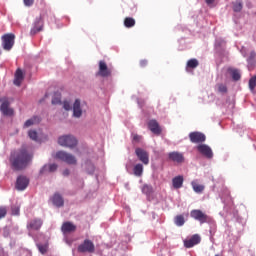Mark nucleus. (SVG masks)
I'll list each match as a JSON object with an SVG mask.
<instances>
[{
    "mask_svg": "<svg viewBox=\"0 0 256 256\" xmlns=\"http://www.w3.org/2000/svg\"><path fill=\"white\" fill-rule=\"evenodd\" d=\"M31 161H33V155H31L25 148L15 150L10 155V164L14 171H23V169H27Z\"/></svg>",
    "mask_w": 256,
    "mask_h": 256,
    "instance_id": "1",
    "label": "nucleus"
},
{
    "mask_svg": "<svg viewBox=\"0 0 256 256\" xmlns=\"http://www.w3.org/2000/svg\"><path fill=\"white\" fill-rule=\"evenodd\" d=\"M58 145L61 147H68L69 149H73L77 147V138L73 135H64L58 138Z\"/></svg>",
    "mask_w": 256,
    "mask_h": 256,
    "instance_id": "2",
    "label": "nucleus"
},
{
    "mask_svg": "<svg viewBox=\"0 0 256 256\" xmlns=\"http://www.w3.org/2000/svg\"><path fill=\"white\" fill-rule=\"evenodd\" d=\"M56 158L60 161H64L68 165H77V158L74 155L67 153L65 151H59L56 153Z\"/></svg>",
    "mask_w": 256,
    "mask_h": 256,
    "instance_id": "3",
    "label": "nucleus"
},
{
    "mask_svg": "<svg viewBox=\"0 0 256 256\" xmlns=\"http://www.w3.org/2000/svg\"><path fill=\"white\" fill-rule=\"evenodd\" d=\"M15 45V34L8 33L2 36V46L5 51H11Z\"/></svg>",
    "mask_w": 256,
    "mask_h": 256,
    "instance_id": "4",
    "label": "nucleus"
},
{
    "mask_svg": "<svg viewBox=\"0 0 256 256\" xmlns=\"http://www.w3.org/2000/svg\"><path fill=\"white\" fill-rule=\"evenodd\" d=\"M78 253H95V244L93 241L86 239L78 246Z\"/></svg>",
    "mask_w": 256,
    "mask_h": 256,
    "instance_id": "5",
    "label": "nucleus"
},
{
    "mask_svg": "<svg viewBox=\"0 0 256 256\" xmlns=\"http://www.w3.org/2000/svg\"><path fill=\"white\" fill-rule=\"evenodd\" d=\"M98 66L99 68L97 75L99 77H111L112 70L109 68V66H107V62H105V60H100Z\"/></svg>",
    "mask_w": 256,
    "mask_h": 256,
    "instance_id": "6",
    "label": "nucleus"
},
{
    "mask_svg": "<svg viewBox=\"0 0 256 256\" xmlns=\"http://www.w3.org/2000/svg\"><path fill=\"white\" fill-rule=\"evenodd\" d=\"M190 216L192 219H195V221H199V223H207L209 221V216L205 214L203 211L199 209H194L190 212Z\"/></svg>",
    "mask_w": 256,
    "mask_h": 256,
    "instance_id": "7",
    "label": "nucleus"
},
{
    "mask_svg": "<svg viewBox=\"0 0 256 256\" xmlns=\"http://www.w3.org/2000/svg\"><path fill=\"white\" fill-rule=\"evenodd\" d=\"M197 151L206 159H213V150L206 144H200L197 146Z\"/></svg>",
    "mask_w": 256,
    "mask_h": 256,
    "instance_id": "8",
    "label": "nucleus"
},
{
    "mask_svg": "<svg viewBox=\"0 0 256 256\" xmlns=\"http://www.w3.org/2000/svg\"><path fill=\"white\" fill-rule=\"evenodd\" d=\"M201 243V236L199 234H194L191 238L184 240V247L186 249H191L195 247V245H199Z\"/></svg>",
    "mask_w": 256,
    "mask_h": 256,
    "instance_id": "9",
    "label": "nucleus"
},
{
    "mask_svg": "<svg viewBox=\"0 0 256 256\" xmlns=\"http://www.w3.org/2000/svg\"><path fill=\"white\" fill-rule=\"evenodd\" d=\"M72 117H75V119H81V117L83 116V109L81 108V100L80 99H76L73 103L72 106Z\"/></svg>",
    "mask_w": 256,
    "mask_h": 256,
    "instance_id": "10",
    "label": "nucleus"
},
{
    "mask_svg": "<svg viewBox=\"0 0 256 256\" xmlns=\"http://www.w3.org/2000/svg\"><path fill=\"white\" fill-rule=\"evenodd\" d=\"M135 153L143 165H147L149 163V152L143 150V148H136Z\"/></svg>",
    "mask_w": 256,
    "mask_h": 256,
    "instance_id": "11",
    "label": "nucleus"
},
{
    "mask_svg": "<svg viewBox=\"0 0 256 256\" xmlns=\"http://www.w3.org/2000/svg\"><path fill=\"white\" fill-rule=\"evenodd\" d=\"M189 139L191 143H205L207 137L201 132H191L189 134Z\"/></svg>",
    "mask_w": 256,
    "mask_h": 256,
    "instance_id": "12",
    "label": "nucleus"
},
{
    "mask_svg": "<svg viewBox=\"0 0 256 256\" xmlns=\"http://www.w3.org/2000/svg\"><path fill=\"white\" fill-rule=\"evenodd\" d=\"M0 111L5 117H13V108L9 107V100H4L0 106Z\"/></svg>",
    "mask_w": 256,
    "mask_h": 256,
    "instance_id": "13",
    "label": "nucleus"
},
{
    "mask_svg": "<svg viewBox=\"0 0 256 256\" xmlns=\"http://www.w3.org/2000/svg\"><path fill=\"white\" fill-rule=\"evenodd\" d=\"M42 226H43V220L39 218H35L28 222L27 229L29 231H39V229H41Z\"/></svg>",
    "mask_w": 256,
    "mask_h": 256,
    "instance_id": "14",
    "label": "nucleus"
},
{
    "mask_svg": "<svg viewBox=\"0 0 256 256\" xmlns=\"http://www.w3.org/2000/svg\"><path fill=\"white\" fill-rule=\"evenodd\" d=\"M29 186V179L25 176H19L16 181V189L18 191H25Z\"/></svg>",
    "mask_w": 256,
    "mask_h": 256,
    "instance_id": "15",
    "label": "nucleus"
},
{
    "mask_svg": "<svg viewBox=\"0 0 256 256\" xmlns=\"http://www.w3.org/2000/svg\"><path fill=\"white\" fill-rule=\"evenodd\" d=\"M148 129L154 135H160L162 133L161 126H159V122H157L155 119H152L148 122Z\"/></svg>",
    "mask_w": 256,
    "mask_h": 256,
    "instance_id": "16",
    "label": "nucleus"
},
{
    "mask_svg": "<svg viewBox=\"0 0 256 256\" xmlns=\"http://www.w3.org/2000/svg\"><path fill=\"white\" fill-rule=\"evenodd\" d=\"M168 159L170 161H173V163H183L185 161V157L183 156V153L181 152H170L168 154Z\"/></svg>",
    "mask_w": 256,
    "mask_h": 256,
    "instance_id": "17",
    "label": "nucleus"
},
{
    "mask_svg": "<svg viewBox=\"0 0 256 256\" xmlns=\"http://www.w3.org/2000/svg\"><path fill=\"white\" fill-rule=\"evenodd\" d=\"M62 233H73L77 231V226L72 222H64L61 227Z\"/></svg>",
    "mask_w": 256,
    "mask_h": 256,
    "instance_id": "18",
    "label": "nucleus"
},
{
    "mask_svg": "<svg viewBox=\"0 0 256 256\" xmlns=\"http://www.w3.org/2000/svg\"><path fill=\"white\" fill-rule=\"evenodd\" d=\"M24 79H25V75L23 74V70H21V68H18L15 72L14 85H16L17 87H20Z\"/></svg>",
    "mask_w": 256,
    "mask_h": 256,
    "instance_id": "19",
    "label": "nucleus"
},
{
    "mask_svg": "<svg viewBox=\"0 0 256 256\" xmlns=\"http://www.w3.org/2000/svg\"><path fill=\"white\" fill-rule=\"evenodd\" d=\"M40 31H43V20H41V18L36 20V22L34 23V27L31 29L30 33L31 35H37V33H39Z\"/></svg>",
    "mask_w": 256,
    "mask_h": 256,
    "instance_id": "20",
    "label": "nucleus"
},
{
    "mask_svg": "<svg viewBox=\"0 0 256 256\" xmlns=\"http://www.w3.org/2000/svg\"><path fill=\"white\" fill-rule=\"evenodd\" d=\"M52 203L55 205V207H63V205H65V200H63V196L56 193L52 197Z\"/></svg>",
    "mask_w": 256,
    "mask_h": 256,
    "instance_id": "21",
    "label": "nucleus"
},
{
    "mask_svg": "<svg viewBox=\"0 0 256 256\" xmlns=\"http://www.w3.org/2000/svg\"><path fill=\"white\" fill-rule=\"evenodd\" d=\"M183 181H184V178L181 175L174 177L172 179V185L174 189H181V187H183Z\"/></svg>",
    "mask_w": 256,
    "mask_h": 256,
    "instance_id": "22",
    "label": "nucleus"
},
{
    "mask_svg": "<svg viewBox=\"0 0 256 256\" xmlns=\"http://www.w3.org/2000/svg\"><path fill=\"white\" fill-rule=\"evenodd\" d=\"M57 171V164H48L44 165V167L40 170V173H54Z\"/></svg>",
    "mask_w": 256,
    "mask_h": 256,
    "instance_id": "23",
    "label": "nucleus"
},
{
    "mask_svg": "<svg viewBox=\"0 0 256 256\" xmlns=\"http://www.w3.org/2000/svg\"><path fill=\"white\" fill-rule=\"evenodd\" d=\"M41 119L38 116H33L32 118L28 119L24 123V129H27L28 127H31L32 125H35V123H39Z\"/></svg>",
    "mask_w": 256,
    "mask_h": 256,
    "instance_id": "24",
    "label": "nucleus"
},
{
    "mask_svg": "<svg viewBox=\"0 0 256 256\" xmlns=\"http://www.w3.org/2000/svg\"><path fill=\"white\" fill-rule=\"evenodd\" d=\"M228 72L231 74L233 81H239L241 79V72L235 68H229Z\"/></svg>",
    "mask_w": 256,
    "mask_h": 256,
    "instance_id": "25",
    "label": "nucleus"
},
{
    "mask_svg": "<svg viewBox=\"0 0 256 256\" xmlns=\"http://www.w3.org/2000/svg\"><path fill=\"white\" fill-rule=\"evenodd\" d=\"M191 185L195 193H203L205 191V186L197 183V181H192Z\"/></svg>",
    "mask_w": 256,
    "mask_h": 256,
    "instance_id": "26",
    "label": "nucleus"
},
{
    "mask_svg": "<svg viewBox=\"0 0 256 256\" xmlns=\"http://www.w3.org/2000/svg\"><path fill=\"white\" fill-rule=\"evenodd\" d=\"M174 223L177 227H183L185 225V216L183 214H179L174 217Z\"/></svg>",
    "mask_w": 256,
    "mask_h": 256,
    "instance_id": "27",
    "label": "nucleus"
},
{
    "mask_svg": "<svg viewBox=\"0 0 256 256\" xmlns=\"http://www.w3.org/2000/svg\"><path fill=\"white\" fill-rule=\"evenodd\" d=\"M133 173L135 177H142L143 176V164L139 163L136 164L133 168Z\"/></svg>",
    "mask_w": 256,
    "mask_h": 256,
    "instance_id": "28",
    "label": "nucleus"
},
{
    "mask_svg": "<svg viewBox=\"0 0 256 256\" xmlns=\"http://www.w3.org/2000/svg\"><path fill=\"white\" fill-rule=\"evenodd\" d=\"M197 67H199L198 59L192 58V59L188 60V62H187L188 69H197Z\"/></svg>",
    "mask_w": 256,
    "mask_h": 256,
    "instance_id": "29",
    "label": "nucleus"
},
{
    "mask_svg": "<svg viewBox=\"0 0 256 256\" xmlns=\"http://www.w3.org/2000/svg\"><path fill=\"white\" fill-rule=\"evenodd\" d=\"M124 26L127 27V29H131V27H135V19L132 17H126L124 19Z\"/></svg>",
    "mask_w": 256,
    "mask_h": 256,
    "instance_id": "30",
    "label": "nucleus"
},
{
    "mask_svg": "<svg viewBox=\"0 0 256 256\" xmlns=\"http://www.w3.org/2000/svg\"><path fill=\"white\" fill-rule=\"evenodd\" d=\"M52 105H61V93H55L52 98Z\"/></svg>",
    "mask_w": 256,
    "mask_h": 256,
    "instance_id": "31",
    "label": "nucleus"
},
{
    "mask_svg": "<svg viewBox=\"0 0 256 256\" xmlns=\"http://www.w3.org/2000/svg\"><path fill=\"white\" fill-rule=\"evenodd\" d=\"M243 9V3L241 1H236L233 3V11L239 13Z\"/></svg>",
    "mask_w": 256,
    "mask_h": 256,
    "instance_id": "32",
    "label": "nucleus"
},
{
    "mask_svg": "<svg viewBox=\"0 0 256 256\" xmlns=\"http://www.w3.org/2000/svg\"><path fill=\"white\" fill-rule=\"evenodd\" d=\"M142 193H144L145 195H151V193H153V187L151 185H144L142 187Z\"/></svg>",
    "mask_w": 256,
    "mask_h": 256,
    "instance_id": "33",
    "label": "nucleus"
},
{
    "mask_svg": "<svg viewBox=\"0 0 256 256\" xmlns=\"http://www.w3.org/2000/svg\"><path fill=\"white\" fill-rule=\"evenodd\" d=\"M37 247L42 255H45L49 249V245L47 244H37Z\"/></svg>",
    "mask_w": 256,
    "mask_h": 256,
    "instance_id": "34",
    "label": "nucleus"
},
{
    "mask_svg": "<svg viewBox=\"0 0 256 256\" xmlns=\"http://www.w3.org/2000/svg\"><path fill=\"white\" fill-rule=\"evenodd\" d=\"M218 93H221L222 95H225L227 93V85L225 84H217Z\"/></svg>",
    "mask_w": 256,
    "mask_h": 256,
    "instance_id": "35",
    "label": "nucleus"
},
{
    "mask_svg": "<svg viewBox=\"0 0 256 256\" xmlns=\"http://www.w3.org/2000/svg\"><path fill=\"white\" fill-rule=\"evenodd\" d=\"M255 87H256V76L252 77L250 80H249V89L251 91H254L255 90Z\"/></svg>",
    "mask_w": 256,
    "mask_h": 256,
    "instance_id": "36",
    "label": "nucleus"
},
{
    "mask_svg": "<svg viewBox=\"0 0 256 256\" xmlns=\"http://www.w3.org/2000/svg\"><path fill=\"white\" fill-rule=\"evenodd\" d=\"M255 57H256L255 51H251L249 58L247 59V61L250 65H253V63H255Z\"/></svg>",
    "mask_w": 256,
    "mask_h": 256,
    "instance_id": "37",
    "label": "nucleus"
},
{
    "mask_svg": "<svg viewBox=\"0 0 256 256\" xmlns=\"http://www.w3.org/2000/svg\"><path fill=\"white\" fill-rule=\"evenodd\" d=\"M28 137H30V139H32V141H37V137H38L37 131H35V130H30V131L28 132Z\"/></svg>",
    "mask_w": 256,
    "mask_h": 256,
    "instance_id": "38",
    "label": "nucleus"
},
{
    "mask_svg": "<svg viewBox=\"0 0 256 256\" xmlns=\"http://www.w3.org/2000/svg\"><path fill=\"white\" fill-rule=\"evenodd\" d=\"M7 216V208L0 206V219H3Z\"/></svg>",
    "mask_w": 256,
    "mask_h": 256,
    "instance_id": "39",
    "label": "nucleus"
},
{
    "mask_svg": "<svg viewBox=\"0 0 256 256\" xmlns=\"http://www.w3.org/2000/svg\"><path fill=\"white\" fill-rule=\"evenodd\" d=\"M63 108L65 109V111H71V109H73V106H71V103L69 101H64Z\"/></svg>",
    "mask_w": 256,
    "mask_h": 256,
    "instance_id": "40",
    "label": "nucleus"
},
{
    "mask_svg": "<svg viewBox=\"0 0 256 256\" xmlns=\"http://www.w3.org/2000/svg\"><path fill=\"white\" fill-rule=\"evenodd\" d=\"M23 3L25 7H32V5L35 3V0H23Z\"/></svg>",
    "mask_w": 256,
    "mask_h": 256,
    "instance_id": "41",
    "label": "nucleus"
},
{
    "mask_svg": "<svg viewBox=\"0 0 256 256\" xmlns=\"http://www.w3.org/2000/svg\"><path fill=\"white\" fill-rule=\"evenodd\" d=\"M132 136H133V141H135L136 143H139V141L143 139V137L140 136L139 134H132Z\"/></svg>",
    "mask_w": 256,
    "mask_h": 256,
    "instance_id": "42",
    "label": "nucleus"
},
{
    "mask_svg": "<svg viewBox=\"0 0 256 256\" xmlns=\"http://www.w3.org/2000/svg\"><path fill=\"white\" fill-rule=\"evenodd\" d=\"M19 206H12V215H19Z\"/></svg>",
    "mask_w": 256,
    "mask_h": 256,
    "instance_id": "43",
    "label": "nucleus"
},
{
    "mask_svg": "<svg viewBox=\"0 0 256 256\" xmlns=\"http://www.w3.org/2000/svg\"><path fill=\"white\" fill-rule=\"evenodd\" d=\"M148 61L147 60H141L140 61V67H147Z\"/></svg>",
    "mask_w": 256,
    "mask_h": 256,
    "instance_id": "44",
    "label": "nucleus"
},
{
    "mask_svg": "<svg viewBox=\"0 0 256 256\" xmlns=\"http://www.w3.org/2000/svg\"><path fill=\"white\" fill-rule=\"evenodd\" d=\"M69 173H70L69 169H65V170L63 171L64 177H68Z\"/></svg>",
    "mask_w": 256,
    "mask_h": 256,
    "instance_id": "45",
    "label": "nucleus"
},
{
    "mask_svg": "<svg viewBox=\"0 0 256 256\" xmlns=\"http://www.w3.org/2000/svg\"><path fill=\"white\" fill-rule=\"evenodd\" d=\"M205 2L207 3V5H213V3H215V0H205Z\"/></svg>",
    "mask_w": 256,
    "mask_h": 256,
    "instance_id": "46",
    "label": "nucleus"
},
{
    "mask_svg": "<svg viewBox=\"0 0 256 256\" xmlns=\"http://www.w3.org/2000/svg\"><path fill=\"white\" fill-rule=\"evenodd\" d=\"M91 169H92V173H93V171H95V167L93 165H91Z\"/></svg>",
    "mask_w": 256,
    "mask_h": 256,
    "instance_id": "47",
    "label": "nucleus"
},
{
    "mask_svg": "<svg viewBox=\"0 0 256 256\" xmlns=\"http://www.w3.org/2000/svg\"><path fill=\"white\" fill-rule=\"evenodd\" d=\"M0 55H1V51H0Z\"/></svg>",
    "mask_w": 256,
    "mask_h": 256,
    "instance_id": "48",
    "label": "nucleus"
}]
</instances>
